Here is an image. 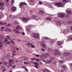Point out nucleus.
Here are the masks:
<instances>
[{
  "instance_id": "nucleus-1",
  "label": "nucleus",
  "mask_w": 72,
  "mask_h": 72,
  "mask_svg": "<svg viewBox=\"0 0 72 72\" xmlns=\"http://www.w3.org/2000/svg\"><path fill=\"white\" fill-rule=\"evenodd\" d=\"M50 55L48 53L45 54H43V58H42V57L40 58V60H42L43 59H45L46 58H48V56H49Z\"/></svg>"
},
{
  "instance_id": "nucleus-2",
  "label": "nucleus",
  "mask_w": 72,
  "mask_h": 72,
  "mask_svg": "<svg viewBox=\"0 0 72 72\" xmlns=\"http://www.w3.org/2000/svg\"><path fill=\"white\" fill-rule=\"evenodd\" d=\"M58 49H56L54 50V55L55 56H58V55H60V53L59 52Z\"/></svg>"
},
{
  "instance_id": "nucleus-3",
  "label": "nucleus",
  "mask_w": 72,
  "mask_h": 72,
  "mask_svg": "<svg viewBox=\"0 0 72 72\" xmlns=\"http://www.w3.org/2000/svg\"><path fill=\"white\" fill-rule=\"evenodd\" d=\"M22 19L24 22H25V23H26V22H27L28 21L30 20V17H28L27 19L24 17H22Z\"/></svg>"
},
{
  "instance_id": "nucleus-4",
  "label": "nucleus",
  "mask_w": 72,
  "mask_h": 72,
  "mask_svg": "<svg viewBox=\"0 0 72 72\" xmlns=\"http://www.w3.org/2000/svg\"><path fill=\"white\" fill-rule=\"evenodd\" d=\"M61 69H62L61 70V72H64L65 70L67 69V67L64 65H62L61 67Z\"/></svg>"
},
{
  "instance_id": "nucleus-5",
  "label": "nucleus",
  "mask_w": 72,
  "mask_h": 72,
  "mask_svg": "<svg viewBox=\"0 0 72 72\" xmlns=\"http://www.w3.org/2000/svg\"><path fill=\"white\" fill-rule=\"evenodd\" d=\"M4 5V4L3 2H0V9L1 10H3L4 9V8L3 7Z\"/></svg>"
},
{
  "instance_id": "nucleus-6",
  "label": "nucleus",
  "mask_w": 72,
  "mask_h": 72,
  "mask_svg": "<svg viewBox=\"0 0 72 72\" xmlns=\"http://www.w3.org/2000/svg\"><path fill=\"white\" fill-rule=\"evenodd\" d=\"M54 57H51L50 58L49 60H48V63H51V62H53L54 61Z\"/></svg>"
},
{
  "instance_id": "nucleus-7",
  "label": "nucleus",
  "mask_w": 72,
  "mask_h": 72,
  "mask_svg": "<svg viewBox=\"0 0 72 72\" xmlns=\"http://www.w3.org/2000/svg\"><path fill=\"white\" fill-rule=\"evenodd\" d=\"M55 4L56 5L59 6V7H62L63 6V3H56Z\"/></svg>"
},
{
  "instance_id": "nucleus-8",
  "label": "nucleus",
  "mask_w": 72,
  "mask_h": 72,
  "mask_svg": "<svg viewBox=\"0 0 72 72\" xmlns=\"http://www.w3.org/2000/svg\"><path fill=\"white\" fill-rule=\"evenodd\" d=\"M32 35L34 38H35L36 39H39V35L37 34L33 33Z\"/></svg>"
},
{
  "instance_id": "nucleus-9",
  "label": "nucleus",
  "mask_w": 72,
  "mask_h": 72,
  "mask_svg": "<svg viewBox=\"0 0 72 72\" xmlns=\"http://www.w3.org/2000/svg\"><path fill=\"white\" fill-rule=\"evenodd\" d=\"M13 31L14 32L17 34H21V33L20 32L17 30L16 29H13Z\"/></svg>"
},
{
  "instance_id": "nucleus-10",
  "label": "nucleus",
  "mask_w": 72,
  "mask_h": 72,
  "mask_svg": "<svg viewBox=\"0 0 72 72\" xmlns=\"http://www.w3.org/2000/svg\"><path fill=\"white\" fill-rule=\"evenodd\" d=\"M56 23L57 26H60L62 25V22L60 21H57Z\"/></svg>"
},
{
  "instance_id": "nucleus-11",
  "label": "nucleus",
  "mask_w": 72,
  "mask_h": 72,
  "mask_svg": "<svg viewBox=\"0 0 72 72\" xmlns=\"http://www.w3.org/2000/svg\"><path fill=\"white\" fill-rule=\"evenodd\" d=\"M17 10V8L14 6H12L11 7V10L13 12H15Z\"/></svg>"
},
{
  "instance_id": "nucleus-12",
  "label": "nucleus",
  "mask_w": 72,
  "mask_h": 72,
  "mask_svg": "<svg viewBox=\"0 0 72 72\" xmlns=\"http://www.w3.org/2000/svg\"><path fill=\"white\" fill-rule=\"evenodd\" d=\"M59 17L60 18H63L65 17V15L63 14H60L59 15Z\"/></svg>"
},
{
  "instance_id": "nucleus-13",
  "label": "nucleus",
  "mask_w": 72,
  "mask_h": 72,
  "mask_svg": "<svg viewBox=\"0 0 72 72\" xmlns=\"http://www.w3.org/2000/svg\"><path fill=\"white\" fill-rule=\"evenodd\" d=\"M41 46L42 47L44 48V49H46V44H45L43 43H41Z\"/></svg>"
},
{
  "instance_id": "nucleus-14",
  "label": "nucleus",
  "mask_w": 72,
  "mask_h": 72,
  "mask_svg": "<svg viewBox=\"0 0 72 72\" xmlns=\"http://www.w3.org/2000/svg\"><path fill=\"white\" fill-rule=\"evenodd\" d=\"M25 45L28 46V47H29V48H31L32 45V44L30 42H28L27 43L25 44Z\"/></svg>"
},
{
  "instance_id": "nucleus-15",
  "label": "nucleus",
  "mask_w": 72,
  "mask_h": 72,
  "mask_svg": "<svg viewBox=\"0 0 72 72\" xmlns=\"http://www.w3.org/2000/svg\"><path fill=\"white\" fill-rule=\"evenodd\" d=\"M33 64L35 65V68H39V64L37 62H33Z\"/></svg>"
},
{
  "instance_id": "nucleus-16",
  "label": "nucleus",
  "mask_w": 72,
  "mask_h": 72,
  "mask_svg": "<svg viewBox=\"0 0 72 72\" xmlns=\"http://www.w3.org/2000/svg\"><path fill=\"white\" fill-rule=\"evenodd\" d=\"M68 32V30L67 29H65L63 31V33L64 34H67Z\"/></svg>"
},
{
  "instance_id": "nucleus-17",
  "label": "nucleus",
  "mask_w": 72,
  "mask_h": 72,
  "mask_svg": "<svg viewBox=\"0 0 72 72\" xmlns=\"http://www.w3.org/2000/svg\"><path fill=\"white\" fill-rule=\"evenodd\" d=\"M27 5V4L23 2H21L20 3V6H23V5Z\"/></svg>"
},
{
  "instance_id": "nucleus-18",
  "label": "nucleus",
  "mask_w": 72,
  "mask_h": 72,
  "mask_svg": "<svg viewBox=\"0 0 72 72\" xmlns=\"http://www.w3.org/2000/svg\"><path fill=\"white\" fill-rule=\"evenodd\" d=\"M6 24H7V23L5 22H0V25L1 26H3V25H6Z\"/></svg>"
},
{
  "instance_id": "nucleus-19",
  "label": "nucleus",
  "mask_w": 72,
  "mask_h": 72,
  "mask_svg": "<svg viewBox=\"0 0 72 72\" xmlns=\"http://www.w3.org/2000/svg\"><path fill=\"white\" fill-rule=\"evenodd\" d=\"M21 28H22L20 25H18L16 27V29H17V30H21Z\"/></svg>"
},
{
  "instance_id": "nucleus-20",
  "label": "nucleus",
  "mask_w": 72,
  "mask_h": 72,
  "mask_svg": "<svg viewBox=\"0 0 72 72\" xmlns=\"http://www.w3.org/2000/svg\"><path fill=\"white\" fill-rule=\"evenodd\" d=\"M9 64H13V60L12 59H9Z\"/></svg>"
},
{
  "instance_id": "nucleus-21",
  "label": "nucleus",
  "mask_w": 72,
  "mask_h": 72,
  "mask_svg": "<svg viewBox=\"0 0 72 72\" xmlns=\"http://www.w3.org/2000/svg\"><path fill=\"white\" fill-rule=\"evenodd\" d=\"M26 30L28 33H30L31 32V30L28 28H26Z\"/></svg>"
},
{
  "instance_id": "nucleus-22",
  "label": "nucleus",
  "mask_w": 72,
  "mask_h": 72,
  "mask_svg": "<svg viewBox=\"0 0 72 72\" xmlns=\"http://www.w3.org/2000/svg\"><path fill=\"white\" fill-rule=\"evenodd\" d=\"M11 55H10V54L9 53L7 55V56H6V57L7 58V59H9V57H10Z\"/></svg>"
},
{
  "instance_id": "nucleus-23",
  "label": "nucleus",
  "mask_w": 72,
  "mask_h": 72,
  "mask_svg": "<svg viewBox=\"0 0 72 72\" xmlns=\"http://www.w3.org/2000/svg\"><path fill=\"white\" fill-rule=\"evenodd\" d=\"M39 13L40 14L42 15L44 14V12L42 11H39Z\"/></svg>"
},
{
  "instance_id": "nucleus-24",
  "label": "nucleus",
  "mask_w": 72,
  "mask_h": 72,
  "mask_svg": "<svg viewBox=\"0 0 72 72\" xmlns=\"http://www.w3.org/2000/svg\"><path fill=\"white\" fill-rule=\"evenodd\" d=\"M14 23H15V24H19V23H18V22L17 21H15L14 22Z\"/></svg>"
},
{
  "instance_id": "nucleus-25",
  "label": "nucleus",
  "mask_w": 72,
  "mask_h": 72,
  "mask_svg": "<svg viewBox=\"0 0 72 72\" xmlns=\"http://www.w3.org/2000/svg\"><path fill=\"white\" fill-rule=\"evenodd\" d=\"M67 13L68 14L71 15V14H72V12H71L70 11H67Z\"/></svg>"
},
{
  "instance_id": "nucleus-26",
  "label": "nucleus",
  "mask_w": 72,
  "mask_h": 72,
  "mask_svg": "<svg viewBox=\"0 0 72 72\" xmlns=\"http://www.w3.org/2000/svg\"><path fill=\"white\" fill-rule=\"evenodd\" d=\"M59 63H61V64H62V63H64V61L62 60H59Z\"/></svg>"
},
{
  "instance_id": "nucleus-27",
  "label": "nucleus",
  "mask_w": 72,
  "mask_h": 72,
  "mask_svg": "<svg viewBox=\"0 0 72 72\" xmlns=\"http://www.w3.org/2000/svg\"><path fill=\"white\" fill-rule=\"evenodd\" d=\"M46 19H47V20H48V21H51V19L50 17L47 18Z\"/></svg>"
},
{
  "instance_id": "nucleus-28",
  "label": "nucleus",
  "mask_w": 72,
  "mask_h": 72,
  "mask_svg": "<svg viewBox=\"0 0 72 72\" xmlns=\"http://www.w3.org/2000/svg\"><path fill=\"white\" fill-rule=\"evenodd\" d=\"M2 46H3V44L1 43V42H0V49H2Z\"/></svg>"
},
{
  "instance_id": "nucleus-29",
  "label": "nucleus",
  "mask_w": 72,
  "mask_h": 72,
  "mask_svg": "<svg viewBox=\"0 0 72 72\" xmlns=\"http://www.w3.org/2000/svg\"><path fill=\"white\" fill-rule=\"evenodd\" d=\"M61 42H60L59 41L57 42V44L58 45H61Z\"/></svg>"
},
{
  "instance_id": "nucleus-30",
  "label": "nucleus",
  "mask_w": 72,
  "mask_h": 72,
  "mask_svg": "<svg viewBox=\"0 0 72 72\" xmlns=\"http://www.w3.org/2000/svg\"><path fill=\"white\" fill-rule=\"evenodd\" d=\"M6 31H10V32L11 31V30H10V29L9 28H7L6 30H5Z\"/></svg>"
},
{
  "instance_id": "nucleus-31",
  "label": "nucleus",
  "mask_w": 72,
  "mask_h": 72,
  "mask_svg": "<svg viewBox=\"0 0 72 72\" xmlns=\"http://www.w3.org/2000/svg\"><path fill=\"white\" fill-rule=\"evenodd\" d=\"M7 64H8V63L6 62H4L3 63V65H4V66H7Z\"/></svg>"
},
{
  "instance_id": "nucleus-32",
  "label": "nucleus",
  "mask_w": 72,
  "mask_h": 72,
  "mask_svg": "<svg viewBox=\"0 0 72 72\" xmlns=\"http://www.w3.org/2000/svg\"><path fill=\"white\" fill-rule=\"evenodd\" d=\"M69 40H72V35H70L69 37Z\"/></svg>"
},
{
  "instance_id": "nucleus-33",
  "label": "nucleus",
  "mask_w": 72,
  "mask_h": 72,
  "mask_svg": "<svg viewBox=\"0 0 72 72\" xmlns=\"http://www.w3.org/2000/svg\"><path fill=\"white\" fill-rule=\"evenodd\" d=\"M8 39H7L6 38H5L4 39V41H5V42H8Z\"/></svg>"
},
{
  "instance_id": "nucleus-34",
  "label": "nucleus",
  "mask_w": 72,
  "mask_h": 72,
  "mask_svg": "<svg viewBox=\"0 0 72 72\" xmlns=\"http://www.w3.org/2000/svg\"><path fill=\"white\" fill-rule=\"evenodd\" d=\"M68 0H63L62 1L64 3H68Z\"/></svg>"
},
{
  "instance_id": "nucleus-35",
  "label": "nucleus",
  "mask_w": 72,
  "mask_h": 72,
  "mask_svg": "<svg viewBox=\"0 0 72 72\" xmlns=\"http://www.w3.org/2000/svg\"><path fill=\"white\" fill-rule=\"evenodd\" d=\"M17 41H18L19 42H20L21 43H22V41L21 40H20L19 39H18L17 40Z\"/></svg>"
},
{
  "instance_id": "nucleus-36",
  "label": "nucleus",
  "mask_w": 72,
  "mask_h": 72,
  "mask_svg": "<svg viewBox=\"0 0 72 72\" xmlns=\"http://www.w3.org/2000/svg\"><path fill=\"white\" fill-rule=\"evenodd\" d=\"M7 39H9V40H10V36H9L8 35L6 36V38Z\"/></svg>"
},
{
  "instance_id": "nucleus-37",
  "label": "nucleus",
  "mask_w": 72,
  "mask_h": 72,
  "mask_svg": "<svg viewBox=\"0 0 72 72\" xmlns=\"http://www.w3.org/2000/svg\"><path fill=\"white\" fill-rule=\"evenodd\" d=\"M36 59V58H33L31 59V60H35Z\"/></svg>"
},
{
  "instance_id": "nucleus-38",
  "label": "nucleus",
  "mask_w": 72,
  "mask_h": 72,
  "mask_svg": "<svg viewBox=\"0 0 72 72\" xmlns=\"http://www.w3.org/2000/svg\"><path fill=\"white\" fill-rule=\"evenodd\" d=\"M14 3V0H11V4H13Z\"/></svg>"
},
{
  "instance_id": "nucleus-39",
  "label": "nucleus",
  "mask_w": 72,
  "mask_h": 72,
  "mask_svg": "<svg viewBox=\"0 0 72 72\" xmlns=\"http://www.w3.org/2000/svg\"><path fill=\"white\" fill-rule=\"evenodd\" d=\"M44 38L46 40H49V38H48L47 37H44Z\"/></svg>"
},
{
  "instance_id": "nucleus-40",
  "label": "nucleus",
  "mask_w": 72,
  "mask_h": 72,
  "mask_svg": "<svg viewBox=\"0 0 72 72\" xmlns=\"http://www.w3.org/2000/svg\"><path fill=\"white\" fill-rule=\"evenodd\" d=\"M40 60L39 58L37 59H36V62H39Z\"/></svg>"
},
{
  "instance_id": "nucleus-41",
  "label": "nucleus",
  "mask_w": 72,
  "mask_h": 72,
  "mask_svg": "<svg viewBox=\"0 0 72 72\" xmlns=\"http://www.w3.org/2000/svg\"><path fill=\"white\" fill-rule=\"evenodd\" d=\"M12 51H13V53H14V54H15V53H16V51H15L14 49L12 50Z\"/></svg>"
},
{
  "instance_id": "nucleus-42",
  "label": "nucleus",
  "mask_w": 72,
  "mask_h": 72,
  "mask_svg": "<svg viewBox=\"0 0 72 72\" xmlns=\"http://www.w3.org/2000/svg\"><path fill=\"white\" fill-rule=\"evenodd\" d=\"M29 1L31 3H33L35 0H29Z\"/></svg>"
},
{
  "instance_id": "nucleus-43",
  "label": "nucleus",
  "mask_w": 72,
  "mask_h": 72,
  "mask_svg": "<svg viewBox=\"0 0 72 72\" xmlns=\"http://www.w3.org/2000/svg\"><path fill=\"white\" fill-rule=\"evenodd\" d=\"M48 51H52V49L51 48H48Z\"/></svg>"
},
{
  "instance_id": "nucleus-44",
  "label": "nucleus",
  "mask_w": 72,
  "mask_h": 72,
  "mask_svg": "<svg viewBox=\"0 0 72 72\" xmlns=\"http://www.w3.org/2000/svg\"><path fill=\"white\" fill-rule=\"evenodd\" d=\"M23 59H24V60H27V59H28V58L27 57H24L23 58Z\"/></svg>"
},
{
  "instance_id": "nucleus-45",
  "label": "nucleus",
  "mask_w": 72,
  "mask_h": 72,
  "mask_svg": "<svg viewBox=\"0 0 72 72\" xmlns=\"http://www.w3.org/2000/svg\"><path fill=\"white\" fill-rule=\"evenodd\" d=\"M47 69H44L43 71V72H46H46H47Z\"/></svg>"
},
{
  "instance_id": "nucleus-46",
  "label": "nucleus",
  "mask_w": 72,
  "mask_h": 72,
  "mask_svg": "<svg viewBox=\"0 0 72 72\" xmlns=\"http://www.w3.org/2000/svg\"><path fill=\"white\" fill-rule=\"evenodd\" d=\"M37 17V16L36 15H34L33 16V17L34 18H36Z\"/></svg>"
},
{
  "instance_id": "nucleus-47",
  "label": "nucleus",
  "mask_w": 72,
  "mask_h": 72,
  "mask_svg": "<svg viewBox=\"0 0 72 72\" xmlns=\"http://www.w3.org/2000/svg\"><path fill=\"white\" fill-rule=\"evenodd\" d=\"M31 47L32 48H35V46L32 44V46H31Z\"/></svg>"
},
{
  "instance_id": "nucleus-48",
  "label": "nucleus",
  "mask_w": 72,
  "mask_h": 72,
  "mask_svg": "<svg viewBox=\"0 0 72 72\" xmlns=\"http://www.w3.org/2000/svg\"><path fill=\"white\" fill-rule=\"evenodd\" d=\"M39 4H42V2L41 1H40L39 2Z\"/></svg>"
},
{
  "instance_id": "nucleus-49",
  "label": "nucleus",
  "mask_w": 72,
  "mask_h": 72,
  "mask_svg": "<svg viewBox=\"0 0 72 72\" xmlns=\"http://www.w3.org/2000/svg\"><path fill=\"white\" fill-rule=\"evenodd\" d=\"M19 63H22V61L21 60H19Z\"/></svg>"
},
{
  "instance_id": "nucleus-50",
  "label": "nucleus",
  "mask_w": 72,
  "mask_h": 72,
  "mask_svg": "<svg viewBox=\"0 0 72 72\" xmlns=\"http://www.w3.org/2000/svg\"><path fill=\"white\" fill-rule=\"evenodd\" d=\"M1 28L2 29V30H3V29H4L5 28V27L4 26H2L1 27Z\"/></svg>"
},
{
  "instance_id": "nucleus-51",
  "label": "nucleus",
  "mask_w": 72,
  "mask_h": 72,
  "mask_svg": "<svg viewBox=\"0 0 72 72\" xmlns=\"http://www.w3.org/2000/svg\"><path fill=\"white\" fill-rule=\"evenodd\" d=\"M10 24H11L10 23H8L7 24L6 26H10Z\"/></svg>"
},
{
  "instance_id": "nucleus-52",
  "label": "nucleus",
  "mask_w": 72,
  "mask_h": 72,
  "mask_svg": "<svg viewBox=\"0 0 72 72\" xmlns=\"http://www.w3.org/2000/svg\"><path fill=\"white\" fill-rule=\"evenodd\" d=\"M36 57H40V55H39L38 54H36Z\"/></svg>"
},
{
  "instance_id": "nucleus-53",
  "label": "nucleus",
  "mask_w": 72,
  "mask_h": 72,
  "mask_svg": "<svg viewBox=\"0 0 72 72\" xmlns=\"http://www.w3.org/2000/svg\"><path fill=\"white\" fill-rule=\"evenodd\" d=\"M42 61L43 62H45V63H47L48 62L47 61H45V60H43Z\"/></svg>"
},
{
  "instance_id": "nucleus-54",
  "label": "nucleus",
  "mask_w": 72,
  "mask_h": 72,
  "mask_svg": "<svg viewBox=\"0 0 72 72\" xmlns=\"http://www.w3.org/2000/svg\"><path fill=\"white\" fill-rule=\"evenodd\" d=\"M66 54L67 55H69L70 54V53H69V52H66Z\"/></svg>"
},
{
  "instance_id": "nucleus-55",
  "label": "nucleus",
  "mask_w": 72,
  "mask_h": 72,
  "mask_svg": "<svg viewBox=\"0 0 72 72\" xmlns=\"http://www.w3.org/2000/svg\"><path fill=\"white\" fill-rule=\"evenodd\" d=\"M22 35H25V33H24V32H22Z\"/></svg>"
},
{
  "instance_id": "nucleus-56",
  "label": "nucleus",
  "mask_w": 72,
  "mask_h": 72,
  "mask_svg": "<svg viewBox=\"0 0 72 72\" xmlns=\"http://www.w3.org/2000/svg\"><path fill=\"white\" fill-rule=\"evenodd\" d=\"M6 70V69H4L2 71L3 72H5Z\"/></svg>"
},
{
  "instance_id": "nucleus-57",
  "label": "nucleus",
  "mask_w": 72,
  "mask_h": 72,
  "mask_svg": "<svg viewBox=\"0 0 72 72\" xmlns=\"http://www.w3.org/2000/svg\"><path fill=\"white\" fill-rule=\"evenodd\" d=\"M10 41H8V42H7L6 43V45L7 44H10Z\"/></svg>"
},
{
  "instance_id": "nucleus-58",
  "label": "nucleus",
  "mask_w": 72,
  "mask_h": 72,
  "mask_svg": "<svg viewBox=\"0 0 72 72\" xmlns=\"http://www.w3.org/2000/svg\"><path fill=\"white\" fill-rule=\"evenodd\" d=\"M64 55L65 56H67V53L66 52V53H65L64 54Z\"/></svg>"
},
{
  "instance_id": "nucleus-59",
  "label": "nucleus",
  "mask_w": 72,
  "mask_h": 72,
  "mask_svg": "<svg viewBox=\"0 0 72 72\" xmlns=\"http://www.w3.org/2000/svg\"><path fill=\"white\" fill-rule=\"evenodd\" d=\"M12 56H11V57H14V56H15V55H14V53L12 54Z\"/></svg>"
},
{
  "instance_id": "nucleus-60",
  "label": "nucleus",
  "mask_w": 72,
  "mask_h": 72,
  "mask_svg": "<svg viewBox=\"0 0 72 72\" xmlns=\"http://www.w3.org/2000/svg\"><path fill=\"white\" fill-rule=\"evenodd\" d=\"M41 50L42 51H45V49H44L42 48L41 49Z\"/></svg>"
},
{
  "instance_id": "nucleus-61",
  "label": "nucleus",
  "mask_w": 72,
  "mask_h": 72,
  "mask_svg": "<svg viewBox=\"0 0 72 72\" xmlns=\"http://www.w3.org/2000/svg\"><path fill=\"white\" fill-rule=\"evenodd\" d=\"M47 72H51V71L47 69Z\"/></svg>"
},
{
  "instance_id": "nucleus-62",
  "label": "nucleus",
  "mask_w": 72,
  "mask_h": 72,
  "mask_svg": "<svg viewBox=\"0 0 72 72\" xmlns=\"http://www.w3.org/2000/svg\"><path fill=\"white\" fill-rule=\"evenodd\" d=\"M24 63L25 64H28L27 62H24Z\"/></svg>"
},
{
  "instance_id": "nucleus-63",
  "label": "nucleus",
  "mask_w": 72,
  "mask_h": 72,
  "mask_svg": "<svg viewBox=\"0 0 72 72\" xmlns=\"http://www.w3.org/2000/svg\"><path fill=\"white\" fill-rule=\"evenodd\" d=\"M11 41L12 43V44H14V42H13V41L12 40Z\"/></svg>"
},
{
  "instance_id": "nucleus-64",
  "label": "nucleus",
  "mask_w": 72,
  "mask_h": 72,
  "mask_svg": "<svg viewBox=\"0 0 72 72\" xmlns=\"http://www.w3.org/2000/svg\"><path fill=\"white\" fill-rule=\"evenodd\" d=\"M70 67L71 68V69H72V63L70 65Z\"/></svg>"
}]
</instances>
